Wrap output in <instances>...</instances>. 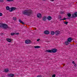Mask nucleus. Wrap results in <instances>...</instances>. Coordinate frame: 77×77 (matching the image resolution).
<instances>
[{"instance_id":"obj_1","label":"nucleus","mask_w":77,"mask_h":77,"mask_svg":"<svg viewBox=\"0 0 77 77\" xmlns=\"http://www.w3.org/2000/svg\"><path fill=\"white\" fill-rule=\"evenodd\" d=\"M23 14L30 16L32 14V11L31 10H25L23 12Z\"/></svg>"},{"instance_id":"obj_2","label":"nucleus","mask_w":77,"mask_h":77,"mask_svg":"<svg viewBox=\"0 0 77 77\" xmlns=\"http://www.w3.org/2000/svg\"><path fill=\"white\" fill-rule=\"evenodd\" d=\"M57 51V50L56 48H53L51 50H48L46 51L48 52V53H56Z\"/></svg>"},{"instance_id":"obj_3","label":"nucleus","mask_w":77,"mask_h":77,"mask_svg":"<svg viewBox=\"0 0 77 77\" xmlns=\"http://www.w3.org/2000/svg\"><path fill=\"white\" fill-rule=\"evenodd\" d=\"M2 27L4 28V29H7V28H8V25L5 24H3Z\"/></svg>"},{"instance_id":"obj_4","label":"nucleus","mask_w":77,"mask_h":77,"mask_svg":"<svg viewBox=\"0 0 77 77\" xmlns=\"http://www.w3.org/2000/svg\"><path fill=\"white\" fill-rule=\"evenodd\" d=\"M25 43H26V44H30V43H31V41H30V40H27L25 41Z\"/></svg>"},{"instance_id":"obj_5","label":"nucleus","mask_w":77,"mask_h":77,"mask_svg":"<svg viewBox=\"0 0 77 77\" xmlns=\"http://www.w3.org/2000/svg\"><path fill=\"white\" fill-rule=\"evenodd\" d=\"M8 77H13L14 76V74H9L7 75Z\"/></svg>"},{"instance_id":"obj_6","label":"nucleus","mask_w":77,"mask_h":77,"mask_svg":"<svg viewBox=\"0 0 77 77\" xmlns=\"http://www.w3.org/2000/svg\"><path fill=\"white\" fill-rule=\"evenodd\" d=\"M37 17L38 18H41L42 17V15H41V14L40 13H38L37 14Z\"/></svg>"},{"instance_id":"obj_7","label":"nucleus","mask_w":77,"mask_h":77,"mask_svg":"<svg viewBox=\"0 0 77 77\" xmlns=\"http://www.w3.org/2000/svg\"><path fill=\"white\" fill-rule=\"evenodd\" d=\"M47 17L46 16H44L42 18L43 21H45L46 20H47Z\"/></svg>"},{"instance_id":"obj_8","label":"nucleus","mask_w":77,"mask_h":77,"mask_svg":"<svg viewBox=\"0 0 77 77\" xmlns=\"http://www.w3.org/2000/svg\"><path fill=\"white\" fill-rule=\"evenodd\" d=\"M19 35V33H15L14 32H12L11 33V35L13 36V35Z\"/></svg>"},{"instance_id":"obj_9","label":"nucleus","mask_w":77,"mask_h":77,"mask_svg":"<svg viewBox=\"0 0 77 77\" xmlns=\"http://www.w3.org/2000/svg\"><path fill=\"white\" fill-rule=\"evenodd\" d=\"M55 33L56 35H58L60 34V32L57 31H55Z\"/></svg>"},{"instance_id":"obj_10","label":"nucleus","mask_w":77,"mask_h":77,"mask_svg":"<svg viewBox=\"0 0 77 77\" xmlns=\"http://www.w3.org/2000/svg\"><path fill=\"white\" fill-rule=\"evenodd\" d=\"M44 33L46 35H48L50 32H49V31H44Z\"/></svg>"},{"instance_id":"obj_11","label":"nucleus","mask_w":77,"mask_h":77,"mask_svg":"<svg viewBox=\"0 0 77 77\" xmlns=\"http://www.w3.org/2000/svg\"><path fill=\"white\" fill-rule=\"evenodd\" d=\"M71 41H72V38H71V37L67 39V41L70 43Z\"/></svg>"},{"instance_id":"obj_12","label":"nucleus","mask_w":77,"mask_h":77,"mask_svg":"<svg viewBox=\"0 0 77 77\" xmlns=\"http://www.w3.org/2000/svg\"><path fill=\"white\" fill-rule=\"evenodd\" d=\"M47 19H48V20H49V21H50V20H51V17L50 16H48L47 17Z\"/></svg>"},{"instance_id":"obj_13","label":"nucleus","mask_w":77,"mask_h":77,"mask_svg":"<svg viewBox=\"0 0 77 77\" xmlns=\"http://www.w3.org/2000/svg\"><path fill=\"white\" fill-rule=\"evenodd\" d=\"M6 40L9 42H11L12 41V40L11 38H7Z\"/></svg>"},{"instance_id":"obj_14","label":"nucleus","mask_w":77,"mask_h":77,"mask_svg":"<svg viewBox=\"0 0 77 77\" xmlns=\"http://www.w3.org/2000/svg\"><path fill=\"white\" fill-rule=\"evenodd\" d=\"M19 21L20 22V23H21V24H24V22H23V21L20 19L19 20Z\"/></svg>"},{"instance_id":"obj_15","label":"nucleus","mask_w":77,"mask_h":77,"mask_svg":"<svg viewBox=\"0 0 77 77\" xmlns=\"http://www.w3.org/2000/svg\"><path fill=\"white\" fill-rule=\"evenodd\" d=\"M9 71V69H5L4 70V72H8Z\"/></svg>"},{"instance_id":"obj_16","label":"nucleus","mask_w":77,"mask_h":77,"mask_svg":"<svg viewBox=\"0 0 77 77\" xmlns=\"http://www.w3.org/2000/svg\"><path fill=\"white\" fill-rule=\"evenodd\" d=\"M34 48H41V47L39 46H35Z\"/></svg>"},{"instance_id":"obj_17","label":"nucleus","mask_w":77,"mask_h":77,"mask_svg":"<svg viewBox=\"0 0 77 77\" xmlns=\"http://www.w3.org/2000/svg\"><path fill=\"white\" fill-rule=\"evenodd\" d=\"M69 42L68 41H66L65 42V43L66 44V45H68L69 44Z\"/></svg>"},{"instance_id":"obj_18","label":"nucleus","mask_w":77,"mask_h":77,"mask_svg":"<svg viewBox=\"0 0 77 77\" xmlns=\"http://www.w3.org/2000/svg\"><path fill=\"white\" fill-rule=\"evenodd\" d=\"M55 33V32H54V31H51V34L52 35H54V34Z\"/></svg>"},{"instance_id":"obj_19","label":"nucleus","mask_w":77,"mask_h":77,"mask_svg":"<svg viewBox=\"0 0 77 77\" xmlns=\"http://www.w3.org/2000/svg\"><path fill=\"white\" fill-rule=\"evenodd\" d=\"M12 11H15V10H16L17 8L15 7H12Z\"/></svg>"},{"instance_id":"obj_20","label":"nucleus","mask_w":77,"mask_h":77,"mask_svg":"<svg viewBox=\"0 0 77 77\" xmlns=\"http://www.w3.org/2000/svg\"><path fill=\"white\" fill-rule=\"evenodd\" d=\"M9 12H12L13 10H12V8H10L9 9V10H8Z\"/></svg>"},{"instance_id":"obj_21","label":"nucleus","mask_w":77,"mask_h":77,"mask_svg":"<svg viewBox=\"0 0 77 77\" xmlns=\"http://www.w3.org/2000/svg\"><path fill=\"white\" fill-rule=\"evenodd\" d=\"M6 10H9L10 9V7L9 6H7L6 8Z\"/></svg>"},{"instance_id":"obj_22","label":"nucleus","mask_w":77,"mask_h":77,"mask_svg":"<svg viewBox=\"0 0 77 77\" xmlns=\"http://www.w3.org/2000/svg\"><path fill=\"white\" fill-rule=\"evenodd\" d=\"M67 15L68 17H70L71 16V14L69 13Z\"/></svg>"},{"instance_id":"obj_23","label":"nucleus","mask_w":77,"mask_h":77,"mask_svg":"<svg viewBox=\"0 0 77 77\" xmlns=\"http://www.w3.org/2000/svg\"><path fill=\"white\" fill-rule=\"evenodd\" d=\"M75 14H72V18H74V17H75Z\"/></svg>"},{"instance_id":"obj_24","label":"nucleus","mask_w":77,"mask_h":77,"mask_svg":"<svg viewBox=\"0 0 77 77\" xmlns=\"http://www.w3.org/2000/svg\"><path fill=\"white\" fill-rule=\"evenodd\" d=\"M66 19H71V18H64L63 19H62V20H66Z\"/></svg>"},{"instance_id":"obj_25","label":"nucleus","mask_w":77,"mask_h":77,"mask_svg":"<svg viewBox=\"0 0 77 77\" xmlns=\"http://www.w3.org/2000/svg\"><path fill=\"white\" fill-rule=\"evenodd\" d=\"M2 26H3V24H2L1 23H0V27H2Z\"/></svg>"},{"instance_id":"obj_26","label":"nucleus","mask_w":77,"mask_h":77,"mask_svg":"<svg viewBox=\"0 0 77 77\" xmlns=\"http://www.w3.org/2000/svg\"><path fill=\"white\" fill-rule=\"evenodd\" d=\"M64 23L65 24H66V25H67V24H68V22H64Z\"/></svg>"},{"instance_id":"obj_27","label":"nucleus","mask_w":77,"mask_h":77,"mask_svg":"<svg viewBox=\"0 0 77 77\" xmlns=\"http://www.w3.org/2000/svg\"><path fill=\"white\" fill-rule=\"evenodd\" d=\"M7 2H13V0H7Z\"/></svg>"},{"instance_id":"obj_28","label":"nucleus","mask_w":77,"mask_h":77,"mask_svg":"<svg viewBox=\"0 0 77 77\" xmlns=\"http://www.w3.org/2000/svg\"><path fill=\"white\" fill-rule=\"evenodd\" d=\"M75 17H77V12H75Z\"/></svg>"},{"instance_id":"obj_29","label":"nucleus","mask_w":77,"mask_h":77,"mask_svg":"<svg viewBox=\"0 0 77 77\" xmlns=\"http://www.w3.org/2000/svg\"><path fill=\"white\" fill-rule=\"evenodd\" d=\"M13 20H15H15H17V18L15 17H13Z\"/></svg>"},{"instance_id":"obj_30","label":"nucleus","mask_w":77,"mask_h":77,"mask_svg":"<svg viewBox=\"0 0 77 77\" xmlns=\"http://www.w3.org/2000/svg\"><path fill=\"white\" fill-rule=\"evenodd\" d=\"M56 77V75L54 74L52 76V77Z\"/></svg>"},{"instance_id":"obj_31","label":"nucleus","mask_w":77,"mask_h":77,"mask_svg":"<svg viewBox=\"0 0 77 77\" xmlns=\"http://www.w3.org/2000/svg\"><path fill=\"white\" fill-rule=\"evenodd\" d=\"M60 18H62V17L60 16H59V17H58V19H60Z\"/></svg>"},{"instance_id":"obj_32","label":"nucleus","mask_w":77,"mask_h":77,"mask_svg":"<svg viewBox=\"0 0 77 77\" xmlns=\"http://www.w3.org/2000/svg\"><path fill=\"white\" fill-rule=\"evenodd\" d=\"M4 2V0H0V2Z\"/></svg>"},{"instance_id":"obj_33","label":"nucleus","mask_w":77,"mask_h":77,"mask_svg":"<svg viewBox=\"0 0 77 77\" xmlns=\"http://www.w3.org/2000/svg\"><path fill=\"white\" fill-rule=\"evenodd\" d=\"M2 15H3V14H2V13H0V16H2Z\"/></svg>"},{"instance_id":"obj_34","label":"nucleus","mask_w":77,"mask_h":77,"mask_svg":"<svg viewBox=\"0 0 77 77\" xmlns=\"http://www.w3.org/2000/svg\"><path fill=\"white\" fill-rule=\"evenodd\" d=\"M37 77H42V76L40 75H38L37 76Z\"/></svg>"},{"instance_id":"obj_35","label":"nucleus","mask_w":77,"mask_h":77,"mask_svg":"<svg viewBox=\"0 0 77 77\" xmlns=\"http://www.w3.org/2000/svg\"><path fill=\"white\" fill-rule=\"evenodd\" d=\"M40 41V39L38 38V39H37V41L38 42V41Z\"/></svg>"},{"instance_id":"obj_36","label":"nucleus","mask_w":77,"mask_h":77,"mask_svg":"<svg viewBox=\"0 0 77 77\" xmlns=\"http://www.w3.org/2000/svg\"><path fill=\"white\" fill-rule=\"evenodd\" d=\"M52 2H53V1H54V0H50Z\"/></svg>"},{"instance_id":"obj_37","label":"nucleus","mask_w":77,"mask_h":77,"mask_svg":"<svg viewBox=\"0 0 77 77\" xmlns=\"http://www.w3.org/2000/svg\"><path fill=\"white\" fill-rule=\"evenodd\" d=\"M72 63H75V62H74V61H73V62H72Z\"/></svg>"},{"instance_id":"obj_38","label":"nucleus","mask_w":77,"mask_h":77,"mask_svg":"<svg viewBox=\"0 0 77 77\" xmlns=\"http://www.w3.org/2000/svg\"><path fill=\"white\" fill-rule=\"evenodd\" d=\"M60 21H61V20H62V19H60Z\"/></svg>"},{"instance_id":"obj_39","label":"nucleus","mask_w":77,"mask_h":77,"mask_svg":"<svg viewBox=\"0 0 77 77\" xmlns=\"http://www.w3.org/2000/svg\"><path fill=\"white\" fill-rule=\"evenodd\" d=\"M43 0L44 1H45V0Z\"/></svg>"},{"instance_id":"obj_40","label":"nucleus","mask_w":77,"mask_h":77,"mask_svg":"<svg viewBox=\"0 0 77 77\" xmlns=\"http://www.w3.org/2000/svg\"><path fill=\"white\" fill-rule=\"evenodd\" d=\"M10 45L9 44V45Z\"/></svg>"},{"instance_id":"obj_41","label":"nucleus","mask_w":77,"mask_h":77,"mask_svg":"<svg viewBox=\"0 0 77 77\" xmlns=\"http://www.w3.org/2000/svg\"><path fill=\"white\" fill-rule=\"evenodd\" d=\"M60 14H62V13H60Z\"/></svg>"}]
</instances>
